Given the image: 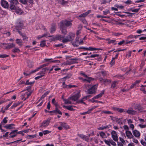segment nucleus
<instances>
[{
	"label": "nucleus",
	"mask_w": 146,
	"mask_h": 146,
	"mask_svg": "<svg viewBox=\"0 0 146 146\" xmlns=\"http://www.w3.org/2000/svg\"><path fill=\"white\" fill-rule=\"evenodd\" d=\"M47 64H44L42 65H41L40 66H39V67H38V69H39V70L40 69H41L42 68H43L47 66Z\"/></svg>",
	"instance_id": "338daca9"
},
{
	"label": "nucleus",
	"mask_w": 146,
	"mask_h": 146,
	"mask_svg": "<svg viewBox=\"0 0 146 146\" xmlns=\"http://www.w3.org/2000/svg\"><path fill=\"white\" fill-rule=\"evenodd\" d=\"M136 85L134 83L131 86H130V88L128 89H127V91H128L131 89H132L134 87H135V86H136Z\"/></svg>",
	"instance_id": "e2e57ef3"
},
{
	"label": "nucleus",
	"mask_w": 146,
	"mask_h": 146,
	"mask_svg": "<svg viewBox=\"0 0 146 146\" xmlns=\"http://www.w3.org/2000/svg\"><path fill=\"white\" fill-rule=\"evenodd\" d=\"M138 126L141 128H144L146 127V124H139Z\"/></svg>",
	"instance_id": "bf43d9fd"
},
{
	"label": "nucleus",
	"mask_w": 146,
	"mask_h": 146,
	"mask_svg": "<svg viewBox=\"0 0 146 146\" xmlns=\"http://www.w3.org/2000/svg\"><path fill=\"white\" fill-rule=\"evenodd\" d=\"M75 34L72 33L70 32L68 34L66 38H64L62 40V42L63 43L66 42L68 41L72 40L75 37Z\"/></svg>",
	"instance_id": "f03ea898"
},
{
	"label": "nucleus",
	"mask_w": 146,
	"mask_h": 146,
	"mask_svg": "<svg viewBox=\"0 0 146 146\" xmlns=\"http://www.w3.org/2000/svg\"><path fill=\"white\" fill-rule=\"evenodd\" d=\"M71 100H72L70 97H69L67 99H63V101H64V103L66 104H71L72 102Z\"/></svg>",
	"instance_id": "a878e982"
},
{
	"label": "nucleus",
	"mask_w": 146,
	"mask_h": 146,
	"mask_svg": "<svg viewBox=\"0 0 146 146\" xmlns=\"http://www.w3.org/2000/svg\"><path fill=\"white\" fill-rule=\"evenodd\" d=\"M32 92L29 91L28 92H26L24 94L21 96V98L22 100H24L26 99H28L29 97L31 95Z\"/></svg>",
	"instance_id": "9b49d317"
},
{
	"label": "nucleus",
	"mask_w": 146,
	"mask_h": 146,
	"mask_svg": "<svg viewBox=\"0 0 146 146\" xmlns=\"http://www.w3.org/2000/svg\"><path fill=\"white\" fill-rule=\"evenodd\" d=\"M14 53L18 52H20V50L17 48H15L12 50Z\"/></svg>",
	"instance_id": "864d4df0"
},
{
	"label": "nucleus",
	"mask_w": 146,
	"mask_h": 146,
	"mask_svg": "<svg viewBox=\"0 0 146 146\" xmlns=\"http://www.w3.org/2000/svg\"><path fill=\"white\" fill-rule=\"evenodd\" d=\"M56 36V40H62V41L64 39V36L61 35H57Z\"/></svg>",
	"instance_id": "7c9ffc66"
},
{
	"label": "nucleus",
	"mask_w": 146,
	"mask_h": 146,
	"mask_svg": "<svg viewBox=\"0 0 146 146\" xmlns=\"http://www.w3.org/2000/svg\"><path fill=\"white\" fill-rule=\"evenodd\" d=\"M60 125L66 129H68L69 128V126L65 123H61Z\"/></svg>",
	"instance_id": "473e14b6"
},
{
	"label": "nucleus",
	"mask_w": 146,
	"mask_h": 146,
	"mask_svg": "<svg viewBox=\"0 0 146 146\" xmlns=\"http://www.w3.org/2000/svg\"><path fill=\"white\" fill-rule=\"evenodd\" d=\"M111 117L112 120L116 121L117 122L119 121L120 120L119 118L113 117Z\"/></svg>",
	"instance_id": "13d9d810"
},
{
	"label": "nucleus",
	"mask_w": 146,
	"mask_h": 146,
	"mask_svg": "<svg viewBox=\"0 0 146 146\" xmlns=\"http://www.w3.org/2000/svg\"><path fill=\"white\" fill-rule=\"evenodd\" d=\"M3 34L4 35H5L7 36H10L11 33L9 32H4Z\"/></svg>",
	"instance_id": "774afa93"
},
{
	"label": "nucleus",
	"mask_w": 146,
	"mask_h": 146,
	"mask_svg": "<svg viewBox=\"0 0 146 146\" xmlns=\"http://www.w3.org/2000/svg\"><path fill=\"white\" fill-rule=\"evenodd\" d=\"M23 23L20 22H17L16 23V26L15 27V29L21 35L23 40H27L28 37L24 33H22L19 30L23 29Z\"/></svg>",
	"instance_id": "f257e3e1"
},
{
	"label": "nucleus",
	"mask_w": 146,
	"mask_h": 146,
	"mask_svg": "<svg viewBox=\"0 0 146 146\" xmlns=\"http://www.w3.org/2000/svg\"><path fill=\"white\" fill-rule=\"evenodd\" d=\"M71 21H69L67 20H65L61 21L60 22V25L64 27H71L72 25Z\"/></svg>",
	"instance_id": "20e7f679"
},
{
	"label": "nucleus",
	"mask_w": 146,
	"mask_h": 146,
	"mask_svg": "<svg viewBox=\"0 0 146 146\" xmlns=\"http://www.w3.org/2000/svg\"><path fill=\"white\" fill-rule=\"evenodd\" d=\"M139 36H140V35H136V36H133L132 35H130L129 36H128L127 37V38H136Z\"/></svg>",
	"instance_id": "09e8293b"
},
{
	"label": "nucleus",
	"mask_w": 146,
	"mask_h": 146,
	"mask_svg": "<svg viewBox=\"0 0 146 146\" xmlns=\"http://www.w3.org/2000/svg\"><path fill=\"white\" fill-rule=\"evenodd\" d=\"M49 68H45L42 69L41 71L38 72L37 74L40 75L37 77H36L35 78V80H37L38 79L42 77L43 76H44L45 73V72L46 71L49 70Z\"/></svg>",
	"instance_id": "39448f33"
},
{
	"label": "nucleus",
	"mask_w": 146,
	"mask_h": 146,
	"mask_svg": "<svg viewBox=\"0 0 146 146\" xmlns=\"http://www.w3.org/2000/svg\"><path fill=\"white\" fill-rule=\"evenodd\" d=\"M88 93L89 94H91L95 93L96 90L97 89L98 86L96 85H94L92 86L88 85Z\"/></svg>",
	"instance_id": "7ed1b4c3"
},
{
	"label": "nucleus",
	"mask_w": 146,
	"mask_h": 146,
	"mask_svg": "<svg viewBox=\"0 0 146 146\" xmlns=\"http://www.w3.org/2000/svg\"><path fill=\"white\" fill-rule=\"evenodd\" d=\"M118 57V55H116L115 57V58H112V60L111 61V62L110 63V65L111 66H112L113 65L115 62V61L114 60L115 59L117 58Z\"/></svg>",
	"instance_id": "f704fd0d"
},
{
	"label": "nucleus",
	"mask_w": 146,
	"mask_h": 146,
	"mask_svg": "<svg viewBox=\"0 0 146 146\" xmlns=\"http://www.w3.org/2000/svg\"><path fill=\"white\" fill-rule=\"evenodd\" d=\"M140 90L141 91H142L144 94H146V91L145 90V89L144 88V85H141V88L140 89Z\"/></svg>",
	"instance_id": "c03bdc74"
},
{
	"label": "nucleus",
	"mask_w": 146,
	"mask_h": 146,
	"mask_svg": "<svg viewBox=\"0 0 146 146\" xmlns=\"http://www.w3.org/2000/svg\"><path fill=\"white\" fill-rule=\"evenodd\" d=\"M133 135L136 137L139 138L140 136V133L139 131L136 130L133 131Z\"/></svg>",
	"instance_id": "6ab92c4d"
},
{
	"label": "nucleus",
	"mask_w": 146,
	"mask_h": 146,
	"mask_svg": "<svg viewBox=\"0 0 146 146\" xmlns=\"http://www.w3.org/2000/svg\"><path fill=\"white\" fill-rule=\"evenodd\" d=\"M111 137L113 140L116 142H117L118 140V138L116 132L114 131H112L111 133Z\"/></svg>",
	"instance_id": "9d476101"
},
{
	"label": "nucleus",
	"mask_w": 146,
	"mask_h": 146,
	"mask_svg": "<svg viewBox=\"0 0 146 146\" xmlns=\"http://www.w3.org/2000/svg\"><path fill=\"white\" fill-rule=\"evenodd\" d=\"M58 2L62 5H64L67 3V1H65L64 0H57Z\"/></svg>",
	"instance_id": "c9c22d12"
},
{
	"label": "nucleus",
	"mask_w": 146,
	"mask_h": 146,
	"mask_svg": "<svg viewBox=\"0 0 146 146\" xmlns=\"http://www.w3.org/2000/svg\"><path fill=\"white\" fill-rule=\"evenodd\" d=\"M124 129L126 131H129V127L127 125H125L123 126Z\"/></svg>",
	"instance_id": "69168bd1"
},
{
	"label": "nucleus",
	"mask_w": 146,
	"mask_h": 146,
	"mask_svg": "<svg viewBox=\"0 0 146 146\" xmlns=\"http://www.w3.org/2000/svg\"><path fill=\"white\" fill-rule=\"evenodd\" d=\"M100 135L102 138H104L106 137V135L104 132L102 131L100 133Z\"/></svg>",
	"instance_id": "e433bc0d"
},
{
	"label": "nucleus",
	"mask_w": 146,
	"mask_h": 146,
	"mask_svg": "<svg viewBox=\"0 0 146 146\" xmlns=\"http://www.w3.org/2000/svg\"><path fill=\"white\" fill-rule=\"evenodd\" d=\"M110 139H108V140L105 139L104 140V141L105 143L108 146H111V145L110 144Z\"/></svg>",
	"instance_id": "8fccbe9b"
},
{
	"label": "nucleus",
	"mask_w": 146,
	"mask_h": 146,
	"mask_svg": "<svg viewBox=\"0 0 146 146\" xmlns=\"http://www.w3.org/2000/svg\"><path fill=\"white\" fill-rule=\"evenodd\" d=\"M28 66L29 68H32L33 66V65L32 62L30 61H28Z\"/></svg>",
	"instance_id": "37998d69"
},
{
	"label": "nucleus",
	"mask_w": 146,
	"mask_h": 146,
	"mask_svg": "<svg viewBox=\"0 0 146 146\" xmlns=\"http://www.w3.org/2000/svg\"><path fill=\"white\" fill-rule=\"evenodd\" d=\"M63 87L64 88H67L68 89H71L73 87H77L76 85H68L65 84V82H63L62 84Z\"/></svg>",
	"instance_id": "412c9836"
},
{
	"label": "nucleus",
	"mask_w": 146,
	"mask_h": 146,
	"mask_svg": "<svg viewBox=\"0 0 146 146\" xmlns=\"http://www.w3.org/2000/svg\"><path fill=\"white\" fill-rule=\"evenodd\" d=\"M103 14L104 15H106L110 13L109 9H107L105 11H103Z\"/></svg>",
	"instance_id": "603ef678"
},
{
	"label": "nucleus",
	"mask_w": 146,
	"mask_h": 146,
	"mask_svg": "<svg viewBox=\"0 0 146 146\" xmlns=\"http://www.w3.org/2000/svg\"><path fill=\"white\" fill-rule=\"evenodd\" d=\"M100 82L102 84H105V83L109 84L111 82L110 80L108 79H104L102 78H99Z\"/></svg>",
	"instance_id": "2eb2a0df"
},
{
	"label": "nucleus",
	"mask_w": 146,
	"mask_h": 146,
	"mask_svg": "<svg viewBox=\"0 0 146 146\" xmlns=\"http://www.w3.org/2000/svg\"><path fill=\"white\" fill-rule=\"evenodd\" d=\"M7 117H5L3 119V120L2 121H1V125H4L7 123Z\"/></svg>",
	"instance_id": "58836bf2"
},
{
	"label": "nucleus",
	"mask_w": 146,
	"mask_h": 146,
	"mask_svg": "<svg viewBox=\"0 0 146 146\" xmlns=\"http://www.w3.org/2000/svg\"><path fill=\"white\" fill-rule=\"evenodd\" d=\"M125 112L129 114L132 115H135L138 113V112L137 111L133 110L131 108L129 109Z\"/></svg>",
	"instance_id": "ddd939ff"
},
{
	"label": "nucleus",
	"mask_w": 146,
	"mask_h": 146,
	"mask_svg": "<svg viewBox=\"0 0 146 146\" xmlns=\"http://www.w3.org/2000/svg\"><path fill=\"white\" fill-rule=\"evenodd\" d=\"M110 144L111 145V144L113 146H115L116 145V144L112 139H110Z\"/></svg>",
	"instance_id": "5fc2aeb1"
},
{
	"label": "nucleus",
	"mask_w": 146,
	"mask_h": 146,
	"mask_svg": "<svg viewBox=\"0 0 146 146\" xmlns=\"http://www.w3.org/2000/svg\"><path fill=\"white\" fill-rule=\"evenodd\" d=\"M114 6L116 7L117 9L119 8L121 9H123L124 7V6L121 5H118L116 4L114 5Z\"/></svg>",
	"instance_id": "a18cd8bd"
},
{
	"label": "nucleus",
	"mask_w": 146,
	"mask_h": 146,
	"mask_svg": "<svg viewBox=\"0 0 146 146\" xmlns=\"http://www.w3.org/2000/svg\"><path fill=\"white\" fill-rule=\"evenodd\" d=\"M79 136L82 139L85 140L86 141H88L89 140V138L86 135H83L80 134L79 135Z\"/></svg>",
	"instance_id": "cd10ccee"
},
{
	"label": "nucleus",
	"mask_w": 146,
	"mask_h": 146,
	"mask_svg": "<svg viewBox=\"0 0 146 146\" xmlns=\"http://www.w3.org/2000/svg\"><path fill=\"white\" fill-rule=\"evenodd\" d=\"M34 83V82H29V80H27L25 83V85H31Z\"/></svg>",
	"instance_id": "a19ab883"
},
{
	"label": "nucleus",
	"mask_w": 146,
	"mask_h": 146,
	"mask_svg": "<svg viewBox=\"0 0 146 146\" xmlns=\"http://www.w3.org/2000/svg\"><path fill=\"white\" fill-rule=\"evenodd\" d=\"M125 134L127 137L129 139L132 138L133 137L131 132L130 131H126Z\"/></svg>",
	"instance_id": "a211bd4d"
},
{
	"label": "nucleus",
	"mask_w": 146,
	"mask_h": 146,
	"mask_svg": "<svg viewBox=\"0 0 146 146\" xmlns=\"http://www.w3.org/2000/svg\"><path fill=\"white\" fill-rule=\"evenodd\" d=\"M102 113H104L105 114H113V113L111 112V111H107L106 110H104L102 112Z\"/></svg>",
	"instance_id": "de8ad7c7"
},
{
	"label": "nucleus",
	"mask_w": 146,
	"mask_h": 146,
	"mask_svg": "<svg viewBox=\"0 0 146 146\" xmlns=\"http://www.w3.org/2000/svg\"><path fill=\"white\" fill-rule=\"evenodd\" d=\"M112 108L113 110L117 111L120 113L125 112L124 109L123 108H119L117 107H113Z\"/></svg>",
	"instance_id": "aec40b11"
},
{
	"label": "nucleus",
	"mask_w": 146,
	"mask_h": 146,
	"mask_svg": "<svg viewBox=\"0 0 146 146\" xmlns=\"http://www.w3.org/2000/svg\"><path fill=\"white\" fill-rule=\"evenodd\" d=\"M63 107L66 108L67 110H70V111H74V109L72 108V106H63Z\"/></svg>",
	"instance_id": "72a5a7b5"
},
{
	"label": "nucleus",
	"mask_w": 146,
	"mask_h": 146,
	"mask_svg": "<svg viewBox=\"0 0 146 146\" xmlns=\"http://www.w3.org/2000/svg\"><path fill=\"white\" fill-rule=\"evenodd\" d=\"M134 108L135 110L138 111V112H141L143 110V108L138 104H135Z\"/></svg>",
	"instance_id": "f8f14e48"
},
{
	"label": "nucleus",
	"mask_w": 146,
	"mask_h": 146,
	"mask_svg": "<svg viewBox=\"0 0 146 146\" xmlns=\"http://www.w3.org/2000/svg\"><path fill=\"white\" fill-rule=\"evenodd\" d=\"M110 126V125H107L106 126H102L98 128V129L99 130H103L104 129L109 128V126Z\"/></svg>",
	"instance_id": "2f4dec72"
},
{
	"label": "nucleus",
	"mask_w": 146,
	"mask_h": 146,
	"mask_svg": "<svg viewBox=\"0 0 146 146\" xmlns=\"http://www.w3.org/2000/svg\"><path fill=\"white\" fill-rule=\"evenodd\" d=\"M104 91H102L97 96H96L94 98H92V100H94L95 99H98L99 98H101L102 96V95L104 94Z\"/></svg>",
	"instance_id": "5701e85b"
},
{
	"label": "nucleus",
	"mask_w": 146,
	"mask_h": 146,
	"mask_svg": "<svg viewBox=\"0 0 146 146\" xmlns=\"http://www.w3.org/2000/svg\"><path fill=\"white\" fill-rule=\"evenodd\" d=\"M14 125L13 124L6 125L5 127L7 129H12L13 128V127Z\"/></svg>",
	"instance_id": "c756f323"
},
{
	"label": "nucleus",
	"mask_w": 146,
	"mask_h": 146,
	"mask_svg": "<svg viewBox=\"0 0 146 146\" xmlns=\"http://www.w3.org/2000/svg\"><path fill=\"white\" fill-rule=\"evenodd\" d=\"M80 92H78L76 94L70 96V97L71 98V100L73 101H75L78 100L80 96Z\"/></svg>",
	"instance_id": "4468645a"
},
{
	"label": "nucleus",
	"mask_w": 146,
	"mask_h": 146,
	"mask_svg": "<svg viewBox=\"0 0 146 146\" xmlns=\"http://www.w3.org/2000/svg\"><path fill=\"white\" fill-rule=\"evenodd\" d=\"M15 5L10 3V6L9 7L10 9L12 10H15L16 11V13H21V10L19 9V8H18V10H17V9Z\"/></svg>",
	"instance_id": "0eeeda50"
},
{
	"label": "nucleus",
	"mask_w": 146,
	"mask_h": 146,
	"mask_svg": "<svg viewBox=\"0 0 146 146\" xmlns=\"http://www.w3.org/2000/svg\"><path fill=\"white\" fill-rule=\"evenodd\" d=\"M79 37H76V42H77V43L76 44V42H73L72 43V45H73V46H77V45H78L77 44H78V41L79 40Z\"/></svg>",
	"instance_id": "4c0bfd02"
},
{
	"label": "nucleus",
	"mask_w": 146,
	"mask_h": 146,
	"mask_svg": "<svg viewBox=\"0 0 146 146\" xmlns=\"http://www.w3.org/2000/svg\"><path fill=\"white\" fill-rule=\"evenodd\" d=\"M9 68V66H2L0 68L2 70H6L7 69Z\"/></svg>",
	"instance_id": "4d7b16f0"
},
{
	"label": "nucleus",
	"mask_w": 146,
	"mask_h": 146,
	"mask_svg": "<svg viewBox=\"0 0 146 146\" xmlns=\"http://www.w3.org/2000/svg\"><path fill=\"white\" fill-rule=\"evenodd\" d=\"M50 40L51 41H54L55 40H56V36H50Z\"/></svg>",
	"instance_id": "49530a36"
},
{
	"label": "nucleus",
	"mask_w": 146,
	"mask_h": 146,
	"mask_svg": "<svg viewBox=\"0 0 146 146\" xmlns=\"http://www.w3.org/2000/svg\"><path fill=\"white\" fill-rule=\"evenodd\" d=\"M92 110V109H89L88 110V111L83 112L81 113V115H85L87 114H89L90 113L91 111Z\"/></svg>",
	"instance_id": "3c124183"
},
{
	"label": "nucleus",
	"mask_w": 146,
	"mask_h": 146,
	"mask_svg": "<svg viewBox=\"0 0 146 146\" xmlns=\"http://www.w3.org/2000/svg\"><path fill=\"white\" fill-rule=\"evenodd\" d=\"M2 44L3 46V47L7 49H9L14 48L15 46V44L11 43L7 44L6 43H2Z\"/></svg>",
	"instance_id": "423d86ee"
},
{
	"label": "nucleus",
	"mask_w": 146,
	"mask_h": 146,
	"mask_svg": "<svg viewBox=\"0 0 146 146\" xmlns=\"http://www.w3.org/2000/svg\"><path fill=\"white\" fill-rule=\"evenodd\" d=\"M86 49H88L90 50H101L100 48H94L92 47H89V49H88V48H86Z\"/></svg>",
	"instance_id": "6e6d98bb"
},
{
	"label": "nucleus",
	"mask_w": 146,
	"mask_h": 146,
	"mask_svg": "<svg viewBox=\"0 0 146 146\" xmlns=\"http://www.w3.org/2000/svg\"><path fill=\"white\" fill-rule=\"evenodd\" d=\"M119 81L118 80H115L112 82L111 85V88H114L117 85L119 82Z\"/></svg>",
	"instance_id": "b1692460"
},
{
	"label": "nucleus",
	"mask_w": 146,
	"mask_h": 146,
	"mask_svg": "<svg viewBox=\"0 0 146 146\" xmlns=\"http://www.w3.org/2000/svg\"><path fill=\"white\" fill-rule=\"evenodd\" d=\"M86 78V82L89 83H90L91 81H92L94 80V78L87 76Z\"/></svg>",
	"instance_id": "ea45409f"
},
{
	"label": "nucleus",
	"mask_w": 146,
	"mask_h": 146,
	"mask_svg": "<svg viewBox=\"0 0 146 146\" xmlns=\"http://www.w3.org/2000/svg\"><path fill=\"white\" fill-rule=\"evenodd\" d=\"M1 6L5 9H7L9 7V4L8 2L5 0H1Z\"/></svg>",
	"instance_id": "1a4fd4ad"
},
{
	"label": "nucleus",
	"mask_w": 146,
	"mask_h": 146,
	"mask_svg": "<svg viewBox=\"0 0 146 146\" xmlns=\"http://www.w3.org/2000/svg\"><path fill=\"white\" fill-rule=\"evenodd\" d=\"M45 40L42 41L40 42V46H45L46 45Z\"/></svg>",
	"instance_id": "052dcab7"
},
{
	"label": "nucleus",
	"mask_w": 146,
	"mask_h": 146,
	"mask_svg": "<svg viewBox=\"0 0 146 146\" xmlns=\"http://www.w3.org/2000/svg\"><path fill=\"white\" fill-rule=\"evenodd\" d=\"M56 25L55 24H53L51 28L50 32L53 33L55 32L56 29Z\"/></svg>",
	"instance_id": "bb28decb"
},
{
	"label": "nucleus",
	"mask_w": 146,
	"mask_h": 146,
	"mask_svg": "<svg viewBox=\"0 0 146 146\" xmlns=\"http://www.w3.org/2000/svg\"><path fill=\"white\" fill-rule=\"evenodd\" d=\"M10 3L17 5L18 3L17 0H11L10 1Z\"/></svg>",
	"instance_id": "79ce46f5"
},
{
	"label": "nucleus",
	"mask_w": 146,
	"mask_h": 146,
	"mask_svg": "<svg viewBox=\"0 0 146 146\" xmlns=\"http://www.w3.org/2000/svg\"><path fill=\"white\" fill-rule=\"evenodd\" d=\"M17 131V130L12 131L9 134V135H11L10 137L11 138H13L16 136L18 134Z\"/></svg>",
	"instance_id": "4be33fe9"
},
{
	"label": "nucleus",
	"mask_w": 146,
	"mask_h": 146,
	"mask_svg": "<svg viewBox=\"0 0 146 146\" xmlns=\"http://www.w3.org/2000/svg\"><path fill=\"white\" fill-rule=\"evenodd\" d=\"M90 12L91 11H88L86 12L79 15V17H86L90 13Z\"/></svg>",
	"instance_id": "393cba45"
},
{
	"label": "nucleus",
	"mask_w": 146,
	"mask_h": 146,
	"mask_svg": "<svg viewBox=\"0 0 146 146\" xmlns=\"http://www.w3.org/2000/svg\"><path fill=\"white\" fill-rule=\"evenodd\" d=\"M60 28L62 34L65 35L67 33L66 29L65 27H64L60 25Z\"/></svg>",
	"instance_id": "dca6fc26"
},
{
	"label": "nucleus",
	"mask_w": 146,
	"mask_h": 146,
	"mask_svg": "<svg viewBox=\"0 0 146 146\" xmlns=\"http://www.w3.org/2000/svg\"><path fill=\"white\" fill-rule=\"evenodd\" d=\"M50 123V121L48 120H46L44 121L42 123L40 126L41 127H45L47 126Z\"/></svg>",
	"instance_id": "f3484780"
},
{
	"label": "nucleus",
	"mask_w": 146,
	"mask_h": 146,
	"mask_svg": "<svg viewBox=\"0 0 146 146\" xmlns=\"http://www.w3.org/2000/svg\"><path fill=\"white\" fill-rule=\"evenodd\" d=\"M16 42L20 46H22L23 44V42L21 39H17L16 40Z\"/></svg>",
	"instance_id": "c85d7f7f"
},
{
	"label": "nucleus",
	"mask_w": 146,
	"mask_h": 146,
	"mask_svg": "<svg viewBox=\"0 0 146 146\" xmlns=\"http://www.w3.org/2000/svg\"><path fill=\"white\" fill-rule=\"evenodd\" d=\"M12 102H11L9 103V104L5 107V110H7L8 108L11 105V104H12Z\"/></svg>",
	"instance_id": "0e129e2a"
},
{
	"label": "nucleus",
	"mask_w": 146,
	"mask_h": 146,
	"mask_svg": "<svg viewBox=\"0 0 146 146\" xmlns=\"http://www.w3.org/2000/svg\"><path fill=\"white\" fill-rule=\"evenodd\" d=\"M66 59L67 60L69 61L68 62V64H69L77 63L78 62V60L77 59L71 58L69 59L68 57V56L66 57Z\"/></svg>",
	"instance_id": "6e6552de"
},
{
	"label": "nucleus",
	"mask_w": 146,
	"mask_h": 146,
	"mask_svg": "<svg viewBox=\"0 0 146 146\" xmlns=\"http://www.w3.org/2000/svg\"><path fill=\"white\" fill-rule=\"evenodd\" d=\"M20 104V103L19 102H17L15 103L11 107V108H15V107L19 105Z\"/></svg>",
	"instance_id": "680f3d73"
}]
</instances>
